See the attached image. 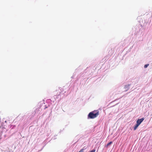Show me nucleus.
Segmentation results:
<instances>
[{"label": "nucleus", "instance_id": "f257e3e1", "mask_svg": "<svg viewBox=\"0 0 152 152\" xmlns=\"http://www.w3.org/2000/svg\"><path fill=\"white\" fill-rule=\"evenodd\" d=\"M99 114V112L94 111L90 112L88 115V118L93 119L96 117Z\"/></svg>", "mask_w": 152, "mask_h": 152}, {"label": "nucleus", "instance_id": "f03ea898", "mask_svg": "<svg viewBox=\"0 0 152 152\" xmlns=\"http://www.w3.org/2000/svg\"><path fill=\"white\" fill-rule=\"evenodd\" d=\"M144 118H143L140 119H138L137 121V123L140 125L144 120Z\"/></svg>", "mask_w": 152, "mask_h": 152}, {"label": "nucleus", "instance_id": "7ed1b4c3", "mask_svg": "<svg viewBox=\"0 0 152 152\" xmlns=\"http://www.w3.org/2000/svg\"><path fill=\"white\" fill-rule=\"evenodd\" d=\"M139 126V125L137 123V124L134 126V130H136Z\"/></svg>", "mask_w": 152, "mask_h": 152}, {"label": "nucleus", "instance_id": "20e7f679", "mask_svg": "<svg viewBox=\"0 0 152 152\" xmlns=\"http://www.w3.org/2000/svg\"><path fill=\"white\" fill-rule=\"evenodd\" d=\"M112 143V141H111L110 142H109V143H107V145H106V147H107V148L108 147V146L109 145H111Z\"/></svg>", "mask_w": 152, "mask_h": 152}, {"label": "nucleus", "instance_id": "39448f33", "mask_svg": "<svg viewBox=\"0 0 152 152\" xmlns=\"http://www.w3.org/2000/svg\"><path fill=\"white\" fill-rule=\"evenodd\" d=\"M148 65L149 64H145L144 65V67L145 68H146L148 66Z\"/></svg>", "mask_w": 152, "mask_h": 152}, {"label": "nucleus", "instance_id": "423d86ee", "mask_svg": "<svg viewBox=\"0 0 152 152\" xmlns=\"http://www.w3.org/2000/svg\"><path fill=\"white\" fill-rule=\"evenodd\" d=\"M84 149H81L79 152H83V151Z\"/></svg>", "mask_w": 152, "mask_h": 152}, {"label": "nucleus", "instance_id": "0eeeda50", "mask_svg": "<svg viewBox=\"0 0 152 152\" xmlns=\"http://www.w3.org/2000/svg\"><path fill=\"white\" fill-rule=\"evenodd\" d=\"M95 150L94 149V150H93L92 151H91L90 152H95Z\"/></svg>", "mask_w": 152, "mask_h": 152}, {"label": "nucleus", "instance_id": "6e6552de", "mask_svg": "<svg viewBox=\"0 0 152 152\" xmlns=\"http://www.w3.org/2000/svg\"><path fill=\"white\" fill-rule=\"evenodd\" d=\"M129 86H130V85H128V86H125V87H127V86H128V87H129Z\"/></svg>", "mask_w": 152, "mask_h": 152}]
</instances>
